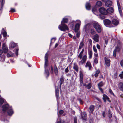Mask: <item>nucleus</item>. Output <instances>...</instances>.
I'll return each mask as SVG.
<instances>
[{
  "label": "nucleus",
  "instance_id": "nucleus-35",
  "mask_svg": "<svg viewBox=\"0 0 123 123\" xmlns=\"http://www.w3.org/2000/svg\"><path fill=\"white\" fill-rule=\"evenodd\" d=\"M88 26L87 25H85L84 27V29L86 32L88 30Z\"/></svg>",
  "mask_w": 123,
  "mask_h": 123
},
{
  "label": "nucleus",
  "instance_id": "nucleus-14",
  "mask_svg": "<svg viewBox=\"0 0 123 123\" xmlns=\"http://www.w3.org/2000/svg\"><path fill=\"white\" fill-rule=\"evenodd\" d=\"M112 4V1L110 0H107L106 1L105 5L107 7H109L111 6Z\"/></svg>",
  "mask_w": 123,
  "mask_h": 123
},
{
  "label": "nucleus",
  "instance_id": "nucleus-5",
  "mask_svg": "<svg viewBox=\"0 0 123 123\" xmlns=\"http://www.w3.org/2000/svg\"><path fill=\"white\" fill-rule=\"evenodd\" d=\"M59 29L61 31H65L66 30H68V28L67 26L64 23L61 22V25H60L58 26Z\"/></svg>",
  "mask_w": 123,
  "mask_h": 123
},
{
  "label": "nucleus",
  "instance_id": "nucleus-17",
  "mask_svg": "<svg viewBox=\"0 0 123 123\" xmlns=\"http://www.w3.org/2000/svg\"><path fill=\"white\" fill-rule=\"evenodd\" d=\"M112 23L114 25L116 26L118 24L119 22L117 19H114L112 21Z\"/></svg>",
  "mask_w": 123,
  "mask_h": 123
},
{
  "label": "nucleus",
  "instance_id": "nucleus-42",
  "mask_svg": "<svg viewBox=\"0 0 123 123\" xmlns=\"http://www.w3.org/2000/svg\"><path fill=\"white\" fill-rule=\"evenodd\" d=\"M94 62L96 64L98 63V58L97 57H95L94 60Z\"/></svg>",
  "mask_w": 123,
  "mask_h": 123
},
{
  "label": "nucleus",
  "instance_id": "nucleus-33",
  "mask_svg": "<svg viewBox=\"0 0 123 123\" xmlns=\"http://www.w3.org/2000/svg\"><path fill=\"white\" fill-rule=\"evenodd\" d=\"M55 93L56 95L57 98L59 96V90L58 88H56Z\"/></svg>",
  "mask_w": 123,
  "mask_h": 123
},
{
  "label": "nucleus",
  "instance_id": "nucleus-28",
  "mask_svg": "<svg viewBox=\"0 0 123 123\" xmlns=\"http://www.w3.org/2000/svg\"><path fill=\"white\" fill-rule=\"evenodd\" d=\"M102 2L100 1H97L96 3V5L98 7H100L102 6Z\"/></svg>",
  "mask_w": 123,
  "mask_h": 123
},
{
  "label": "nucleus",
  "instance_id": "nucleus-58",
  "mask_svg": "<svg viewBox=\"0 0 123 123\" xmlns=\"http://www.w3.org/2000/svg\"><path fill=\"white\" fill-rule=\"evenodd\" d=\"M97 48L99 49H100V46L98 44H97L96 45Z\"/></svg>",
  "mask_w": 123,
  "mask_h": 123
},
{
  "label": "nucleus",
  "instance_id": "nucleus-18",
  "mask_svg": "<svg viewBox=\"0 0 123 123\" xmlns=\"http://www.w3.org/2000/svg\"><path fill=\"white\" fill-rule=\"evenodd\" d=\"M119 89L121 91H123V84L122 82H120L118 85Z\"/></svg>",
  "mask_w": 123,
  "mask_h": 123
},
{
  "label": "nucleus",
  "instance_id": "nucleus-45",
  "mask_svg": "<svg viewBox=\"0 0 123 123\" xmlns=\"http://www.w3.org/2000/svg\"><path fill=\"white\" fill-rule=\"evenodd\" d=\"M93 49L94 51L96 53H97V49L96 48V46L95 45H94L93 46Z\"/></svg>",
  "mask_w": 123,
  "mask_h": 123
},
{
  "label": "nucleus",
  "instance_id": "nucleus-29",
  "mask_svg": "<svg viewBox=\"0 0 123 123\" xmlns=\"http://www.w3.org/2000/svg\"><path fill=\"white\" fill-rule=\"evenodd\" d=\"M88 55L89 56V58L90 59H91L92 55V52L91 50L89 51H88Z\"/></svg>",
  "mask_w": 123,
  "mask_h": 123
},
{
  "label": "nucleus",
  "instance_id": "nucleus-31",
  "mask_svg": "<svg viewBox=\"0 0 123 123\" xmlns=\"http://www.w3.org/2000/svg\"><path fill=\"white\" fill-rule=\"evenodd\" d=\"M54 72L55 74L57 75L58 73V70L57 67L56 66H55Z\"/></svg>",
  "mask_w": 123,
  "mask_h": 123
},
{
  "label": "nucleus",
  "instance_id": "nucleus-20",
  "mask_svg": "<svg viewBox=\"0 0 123 123\" xmlns=\"http://www.w3.org/2000/svg\"><path fill=\"white\" fill-rule=\"evenodd\" d=\"M103 99L105 102H106L107 100L109 101L108 98L106 95L105 94H103Z\"/></svg>",
  "mask_w": 123,
  "mask_h": 123
},
{
  "label": "nucleus",
  "instance_id": "nucleus-4",
  "mask_svg": "<svg viewBox=\"0 0 123 123\" xmlns=\"http://www.w3.org/2000/svg\"><path fill=\"white\" fill-rule=\"evenodd\" d=\"M93 25L98 33H100L101 32L102 30L101 27L98 23L94 22L93 23Z\"/></svg>",
  "mask_w": 123,
  "mask_h": 123
},
{
  "label": "nucleus",
  "instance_id": "nucleus-7",
  "mask_svg": "<svg viewBox=\"0 0 123 123\" xmlns=\"http://www.w3.org/2000/svg\"><path fill=\"white\" fill-rule=\"evenodd\" d=\"M100 13L103 15H106L108 13L107 10L104 8L101 7L99 9Z\"/></svg>",
  "mask_w": 123,
  "mask_h": 123
},
{
  "label": "nucleus",
  "instance_id": "nucleus-55",
  "mask_svg": "<svg viewBox=\"0 0 123 123\" xmlns=\"http://www.w3.org/2000/svg\"><path fill=\"white\" fill-rule=\"evenodd\" d=\"M120 63L121 66L123 67V60H122L120 62Z\"/></svg>",
  "mask_w": 123,
  "mask_h": 123
},
{
  "label": "nucleus",
  "instance_id": "nucleus-9",
  "mask_svg": "<svg viewBox=\"0 0 123 123\" xmlns=\"http://www.w3.org/2000/svg\"><path fill=\"white\" fill-rule=\"evenodd\" d=\"M7 111L8 114L9 116H11L14 113L13 110L11 106L9 108V109Z\"/></svg>",
  "mask_w": 123,
  "mask_h": 123
},
{
  "label": "nucleus",
  "instance_id": "nucleus-24",
  "mask_svg": "<svg viewBox=\"0 0 123 123\" xmlns=\"http://www.w3.org/2000/svg\"><path fill=\"white\" fill-rule=\"evenodd\" d=\"M84 41H82L80 42V43L79 49H80L82 48H83L84 46Z\"/></svg>",
  "mask_w": 123,
  "mask_h": 123
},
{
  "label": "nucleus",
  "instance_id": "nucleus-52",
  "mask_svg": "<svg viewBox=\"0 0 123 123\" xmlns=\"http://www.w3.org/2000/svg\"><path fill=\"white\" fill-rule=\"evenodd\" d=\"M89 43L90 45H92V41L90 39L88 40Z\"/></svg>",
  "mask_w": 123,
  "mask_h": 123
},
{
  "label": "nucleus",
  "instance_id": "nucleus-48",
  "mask_svg": "<svg viewBox=\"0 0 123 123\" xmlns=\"http://www.w3.org/2000/svg\"><path fill=\"white\" fill-rule=\"evenodd\" d=\"M119 76L121 78H122L123 77V71L119 75Z\"/></svg>",
  "mask_w": 123,
  "mask_h": 123
},
{
  "label": "nucleus",
  "instance_id": "nucleus-62",
  "mask_svg": "<svg viewBox=\"0 0 123 123\" xmlns=\"http://www.w3.org/2000/svg\"><path fill=\"white\" fill-rule=\"evenodd\" d=\"M102 115L104 117H105V112H103Z\"/></svg>",
  "mask_w": 123,
  "mask_h": 123
},
{
  "label": "nucleus",
  "instance_id": "nucleus-60",
  "mask_svg": "<svg viewBox=\"0 0 123 123\" xmlns=\"http://www.w3.org/2000/svg\"><path fill=\"white\" fill-rule=\"evenodd\" d=\"M78 100H79V101L80 103V104H83V102H82V100H81V99H79Z\"/></svg>",
  "mask_w": 123,
  "mask_h": 123
},
{
  "label": "nucleus",
  "instance_id": "nucleus-51",
  "mask_svg": "<svg viewBox=\"0 0 123 123\" xmlns=\"http://www.w3.org/2000/svg\"><path fill=\"white\" fill-rule=\"evenodd\" d=\"M69 71L68 68V67H67L65 69V72L66 73H68Z\"/></svg>",
  "mask_w": 123,
  "mask_h": 123
},
{
  "label": "nucleus",
  "instance_id": "nucleus-2",
  "mask_svg": "<svg viewBox=\"0 0 123 123\" xmlns=\"http://www.w3.org/2000/svg\"><path fill=\"white\" fill-rule=\"evenodd\" d=\"M49 54L47 53L45 54V63L44 67L45 68V74L46 75L48 76L49 75V73L48 69H46V67L47 66L48 64V60Z\"/></svg>",
  "mask_w": 123,
  "mask_h": 123
},
{
  "label": "nucleus",
  "instance_id": "nucleus-40",
  "mask_svg": "<svg viewBox=\"0 0 123 123\" xmlns=\"http://www.w3.org/2000/svg\"><path fill=\"white\" fill-rule=\"evenodd\" d=\"M90 33L92 35H93L96 32L94 29H91V30Z\"/></svg>",
  "mask_w": 123,
  "mask_h": 123
},
{
  "label": "nucleus",
  "instance_id": "nucleus-6",
  "mask_svg": "<svg viewBox=\"0 0 123 123\" xmlns=\"http://www.w3.org/2000/svg\"><path fill=\"white\" fill-rule=\"evenodd\" d=\"M104 23L105 25L108 27H112V26L111 25V21L108 19H106L103 20Z\"/></svg>",
  "mask_w": 123,
  "mask_h": 123
},
{
  "label": "nucleus",
  "instance_id": "nucleus-30",
  "mask_svg": "<svg viewBox=\"0 0 123 123\" xmlns=\"http://www.w3.org/2000/svg\"><path fill=\"white\" fill-rule=\"evenodd\" d=\"M4 29L3 28L2 30V32L3 35L4 37H6L7 36V33L6 31H4Z\"/></svg>",
  "mask_w": 123,
  "mask_h": 123
},
{
  "label": "nucleus",
  "instance_id": "nucleus-27",
  "mask_svg": "<svg viewBox=\"0 0 123 123\" xmlns=\"http://www.w3.org/2000/svg\"><path fill=\"white\" fill-rule=\"evenodd\" d=\"M73 68L76 72H78V66L76 64H74L73 67Z\"/></svg>",
  "mask_w": 123,
  "mask_h": 123
},
{
  "label": "nucleus",
  "instance_id": "nucleus-64",
  "mask_svg": "<svg viewBox=\"0 0 123 123\" xmlns=\"http://www.w3.org/2000/svg\"><path fill=\"white\" fill-rule=\"evenodd\" d=\"M7 57H11L12 56L9 53H8L7 54Z\"/></svg>",
  "mask_w": 123,
  "mask_h": 123
},
{
  "label": "nucleus",
  "instance_id": "nucleus-38",
  "mask_svg": "<svg viewBox=\"0 0 123 123\" xmlns=\"http://www.w3.org/2000/svg\"><path fill=\"white\" fill-rule=\"evenodd\" d=\"M56 40V38H53L51 40V43L50 44V45L51 46L52 44L54 43Z\"/></svg>",
  "mask_w": 123,
  "mask_h": 123
},
{
  "label": "nucleus",
  "instance_id": "nucleus-26",
  "mask_svg": "<svg viewBox=\"0 0 123 123\" xmlns=\"http://www.w3.org/2000/svg\"><path fill=\"white\" fill-rule=\"evenodd\" d=\"M5 59V57L4 54L1 55L0 56V60L1 62H3L4 61Z\"/></svg>",
  "mask_w": 123,
  "mask_h": 123
},
{
  "label": "nucleus",
  "instance_id": "nucleus-37",
  "mask_svg": "<svg viewBox=\"0 0 123 123\" xmlns=\"http://www.w3.org/2000/svg\"><path fill=\"white\" fill-rule=\"evenodd\" d=\"M104 85V84L102 81L100 82L98 84V87H100Z\"/></svg>",
  "mask_w": 123,
  "mask_h": 123
},
{
  "label": "nucleus",
  "instance_id": "nucleus-22",
  "mask_svg": "<svg viewBox=\"0 0 123 123\" xmlns=\"http://www.w3.org/2000/svg\"><path fill=\"white\" fill-rule=\"evenodd\" d=\"M86 67H88L89 68V70H91V66L90 63L88 61L86 63V65L85 66Z\"/></svg>",
  "mask_w": 123,
  "mask_h": 123
},
{
  "label": "nucleus",
  "instance_id": "nucleus-41",
  "mask_svg": "<svg viewBox=\"0 0 123 123\" xmlns=\"http://www.w3.org/2000/svg\"><path fill=\"white\" fill-rule=\"evenodd\" d=\"M91 87V83H89L87 85V87L88 89H90Z\"/></svg>",
  "mask_w": 123,
  "mask_h": 123
},
{
  "label": "nucleus",
  "instance_id": "nucleus-8",
  "mask_svg": "<svg viewBox=\"0 0 123 123\" xmlns=\"http://www.w3.org/2000/svg\"><path fill=\"white\" fill-rule=\"evenodd\" d=\"M2 49L4 53H6L8 51V48L5 43H4L2 45Z\"/></svg>",
  "mask_w": 123,
  "mask_h": 123
},
{
  "label": "nucleus",
  "instance_id": "nucleus-46",
  "mask_svg": "<svg viewBox=\"0 0 123 123\" xmlns=\"http://www.w3.org/2000/svg\"><path fill=\"white\" fill-rule=\"evenodd\" d=\"M10 12H16V10L14 8H11V10L10 11Z\"/></svg>",
  "mask_w": 123,
  "mask_h": 123
},
{
  "label": "nucleus",
  "instance_id": "nucleus-44",
  "mask_svg": "<svg viewBox=\"0 0 123 123\" xmlns=\"http://www.w3.org/2000/svg\"><path fill=\"white\" fill-rule=\"evenodd\" d=\"M109 92L111 94L113 95L114 96V94L111 89H110L109 90Z\"/></svg>",
  "mask_w": 123,
  "mask_h": 123
},
{
  "label": "nucleus",
  "instance_id": "nucleus-47",
  "mask_svg": "<svg viewBox=\"0 0 123 123\" xmlns=\"http://www.w3.org/2000/svg\"><path fill=\"white\" fill-rule=\"evenodd\" d=\"M74 123H77V118L76 117H74Z\"/></svg>",
  "mask_w": 123,
  "mask_h": 123
},
{
  "label": "nucleus",
  "instance_id": "nucleus-50",
  "mask_svg": "<svg viewBox=\"0 0 123 123\" xmlns=\"http://www.w3.org/2000/svg\"><path fill=\"white\" fill-rule=\"evenodd\" d=\"M74 22H72V23H70L69 24V25H72V27H74Z\"/></svg>",
  "mask_w": 123,
  "mask_h": 123
},
{
  "label": "nucleus",
  "instance_id": "nucleus-12",
  "mask_svg": "<svg viewBox=\"0 0 123 123\" xmlns=\"http://www.w3.org/2000/svg\"><path fill=\"white\" fill-rule=\"evenodd\" d=\"M81 117L82 119L86 120L87 118V114L85 112H83L81 113Z\"/></svg>",
  "mask_w": 123,
  "mask_h": 123
},
{
  "label": "nucleus",
  "instance_id": "nucleus-61",
  "mask_svg": "<svg viewBox=\"0 0 123 123\" xmlns=\"http://www.w3.org/2000/svg\"><path fill=\"white\" fill-rule=\"evenodd\" d=\"M98 88L101 91L102 93H103V89L101 88H100V87H98Z\"/></svg>",
  "mask_w": 123,
  "mask_h": 123
},
{
  "label": "nucleus",
  "instance_id": "nucleus-49",
  "mask_svg": "<svg viewBox=\"0 0 123 123\" xmlns=\"http://www.w3.org/2000/svg\"><path fill=\"white\" fill-rule=\"evenodd\" d=\"M19 49L18 48H17L16 49V54L17 56H18V51Z\"/></svg>",
  "mask_w": 123,
  "mask_h": 123
},
{
  "label": "nucleus",
  "instance_id": "nucleus-21",
  "mask_svg": "<svg viewBox=\"0 0 123 123\" xmlns=\"http://www.w3.org/2000/svg\"><path fill=\"white\" fill-rule=\"evenodd\" d=\"M64 81L63 78V77H61L60 79V82L59 83V85H58V87L61 88L62 84L63 83Z\"/></svg>",
  "mask_w": 123,
  "mask_h": 123
},
{
  "label": "nucleus",
  "instance_id": "nucleus-13",
  "mask_svg": "<svg viewBox=\"0 0 123 123\" xmlns=\"http://www.w3.org/2000/svg\"><path fill=\"white\" fill-rule=\"evenodd\" d=\"M105 63L107 66L109 67L110 65V60L109 59L105 57Z\"/></svg>",
  "mask_w": 123,
  "mask_h": 123
},
{
  "label": "nucleus",
  "instance_id": "nucleus-53",
  "mask_svg": "<svg viewBox=\"0 0 123 123\" xmlns=\"http://www.w3.org/2000/svg\"><path fill=\"white\" fill-rule=\"evenodd\" d=\"M104 15H100V17L101 19H103L105 18V16Z\"/></svg>",
  "mask_w": 123,
  "mask_h": 123
},
{
  "label": "nucleus",
  "instance_id": "nucleus-56",
  "mask_svg": "<svg viewBox=\"0 0 123 123\" xmlns=\"http://www.w3.org/2000/svg\"><path fill=\"white\" fill-rule=\"evenodd\" d=\"M76 21L78 23H79V25H80L81 24V21L80 20H77Z\"/></svg>",
  "mask_w": 123,
  "mask_h": 123
},
{
  "label": "nucleus",
  "instance_id": "nucleus-63",
  "mask_svg": "<svg viewBox=\"0 0 123 123\" xmlns=\"http://www.w3.org/2000/svg\"><path fill=\"white\" fill-rule=\"evenodd\" d=\"M96 11V9L95 8H93L92 9V11L93 13H94V12Z\"/></svg>",
  "mask_w": 123,
  "mask_h": 123
},
{
  "label": "nucleus",
  "instance_id": "nucleus-36",
  "mask_svg": "<svg viewBox=\"0 0 123 123\" xmlns=\"http://www.w3.org/2000/svg\"><path fill=\"white\" fill-rule=\"evenodd\" d=\"M68 19L67 18H63L61 22H62V23H66L68 22Z\"/></svg>",
  "mask_w": 123,
  "mask_h": 123
},
{
  "label": "nucleus",
  "instance_id": "nucleus-59",
  "mask_svg": "<svg viewBox=\"0 0 123 123\" xmlns=\"http://www.w3.org/2000/svg\"><path fill=\"white\" fill-rule=\"evenodd\" d=\"M63 113V111L62 110H60L59 111V113L60 114H62Z\"/></svg>",
  "mask_w": 123,
  "mask_h": 123
},
{
  "label": "nucleus",
  "instance_id": "nucleus-32",
  "mask_svg": "<svg viewBox=\"0 0 123 123\" xmlns=\"http://www.w3.org/2000/svg\"><path fill=\"white\" fill-rule=\"evenodd\" d=\"M100 72L99 70L98 69L96 71L95 73L94 74V76L95 77H97L98 76V74Z\"/></svg>",
  "mask_w": 123,
  "mask_h": 123
},
{
  "label": "nucleus",
  "instance_id": "nucleus-57",
  "mask_svg": "<svg viewBox=\"0 0 123 123\" xmlns=\"http://www.w3.org/2000/svg\"><path fill=\"white\" fill-rule=\"evenodd\" d=\"M76 21L78 23H79V25H80L81 24V21L80 20H77Z\"/></svg>",
  "mask_w": 123,
  "mask_h": 123
},
{
  "label": "nucleus",
  "instance_id": "nucleus-43",
  "mask_svg": "<svg viewBox=\"0 0 123 123\" xmlns=\"http://www.w3.org/2000/svg\"><path fill=\"white\" fill-rule=\"evenodd\" d=\"M108 117L110 118H111L112 117V115L109 110V111Z\"/></svg>",
  "mask_w": 123,
  "mask_h": 123
},
{
  "label": "nucleus",
  "instance_id": "nucleus-23",
  "mask_svg": "<svg viewBox=\"0 0 123 123\" xmlns=\"http://www.w3.org/2000/svg\"><path fill=\"white\" fill-rule=\"evenodd\" d=\"M117 3L118 7V10L120 14H121L122 12V11L121 10V9L120 7V5L119 3V1H117Z\"/></svg>",
  "mask_w": 123,
  "mask_h": 123
},
{
  "label": "nucleus",
  "instance_id": "nucleus-1",
  "mask_svg": "<svg viewBox=\"0 0 123 123\" xmlns=\"http://www.w3.org/2000/svg\"><path fill=\"white\" fill-rule=\"evenodd\" d=\"M84 51V49H83L81 52L79 53L78 56L79 61V64L82 65L85 63L86 61L87 56L86 55H84L83 56V54Z\"/></svg>",
  "mask_w": 123,
  "mask_h": 123
},
{
  "label": "nucleus",
  "instance_id": "nucleus-3",
  "mask_svg": "<svg viewBox=\"0 0 123 123\" xmlns=\"http://www.w3.org/2000/svg\"><path fill=\"white\" fill-rule=\"evenodd\" d=\"M10 106H9L8 104H6L2 106V111L0 113V115L2 117H4L6 114V111L9 109Z\"/></svg>",
  "mask_w": 123,
  "mask_h": 123
},
{
  "label": "nucleus",
  "instance_id": "nucleus-16",
  "mask_svg": "<svg viewBox=\"0 0 123 123\" xmlns=\"http://www.w3.org/2000/svg\"><path fill=\"white\" fill-rule=\"evenodd\" d=\"M80 25L79 23H76L75 25V31L76 32H77L78 31Z\"/></svg>",
  "mask_w": 123,
  "mask_h": 123
},
{
  "label": "nucleus",
  "instance_id": "nucleus-34",
  "mask_svg": "<svg viewBox=\"0 0 123 123\" xmlns=\"http://www.w3.org/2000/svg\"><path fill=\"white\" fill-rule=\"evenodd\" d=\"M10 45L11 46L12 48H14L16 45V44L15 43L13 42H11L10 43Z\"/></svg>",
  "mask_w": 123,
  "mask_h": 123
},
{
  "label": "nucleus",
  "instance_id": "nucleus-19",
  "mask_svg": "<svg viewBox=\"0 0 123 123\" xmlns=\"http://www.w3.org/2000/svg\"><path fill=\"white\" fill-rule=\"evenodd\" d=\"M94 108V106L92 105H91L89 108V110L91 111V113H92L93 112Z\"/></svg>",
  "mask_w": 123,
  "mask_h": 123
},
{
  "label": "nucleus",
  "instance_id": "nucleus-10",
  "mask_svg": "<svg viewBox=\"0 0 123 123\" xmlns=\"http://www.w3.org/2000/svg\"><path fill=\"white\" fill-rule=\"evenodd\" d=\"M99 35L97 34L93 36V39L96 42H98L99 41Z\"/></svg>",
  "mask_w": 123,
  "mask_h": 123
},
{
  "label": "nucleus",
  "instance_id": "nucleus-54",
  "mask_svg": "<svg viewBox=\"0 0 123 123\" xmlns=\"http://www.w3.org/2000/svg\"><path fill=\"white\" fill-rule=\"evenodd\" d=\"M80 32H78L76 33V37L77 38H78L80 36Z\"/></svg>",
  "mask_w": 123,
  "mask_h": 123
},
{
  "label": "nucleus",
  "instance_id": "nucleus-39",
  "mask_svg": "<svg viewBox=\"0 0 123 123\" xmlns=\"http://www.w3.org/2000/svg\"><path fill=\"white\" fill-rule=\"evenodd\" d=\"M4 99L0 98V106L4 102Z\"/></svg>",
  "mask_w": 123,
  "mask_h": 123
},
{
  "label": "nucleus",
  "instance_id": "nucleus-15",
  "mask_svg": "<svg viewBox=\"0 0 123 123\" xmlns=\"http://www.w3.org/2000/svg\"><path fill=\"white\" fill-rule=\"evenodd\" d=\"M107 11L108 13L110 14L111 13L114 12V9L113 7H111L108 9Z\"/></svg>",
  "mask_w": 123,
  "mask_h": 123
},
{
  "label": "nucleus",
  "instance_id": "nucleus-11",
  "mask_svg": "<svg viewBox=\"0 0 123 123\" xmlns=\"http://www.w3.org/2000/svg\"><path fill=\"white\" fill-rule=\"evenodd\" d=\"M120 50V48L119 47L117 46L116 48L114 50L113 52V56H116V52H119Z\"/></svg>",
  "mask_w": 123,
  "mask_h": 123
},
{
  "label": "nucleus",
  "instance_id": "nucleus-25",
  "mask_svg": "<svg viewBox=\"0 0 123 123\" xmlns=\"http://www.w3.org/2000/svg\"><path fill=\"white\" fill-rule=\"evenodd\" d=\"M86 9L88 10H90V9L91 6L89 3H87L85 5Z\"/></svg>",
  "mask_w": 123,
  "mask_h": 123
}]
</instances>
